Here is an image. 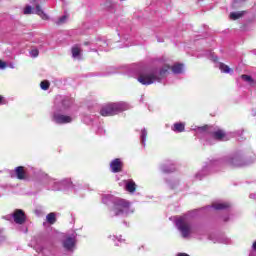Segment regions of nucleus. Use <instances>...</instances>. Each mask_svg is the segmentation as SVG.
Instances as JSON below:
<instances>
[{
  "label": "nucleus",
  "mask_w": 256,
  "mask_h": 256,
  "mask_svg": "<svg viewBox=\"0 0 256 256\" xmlns=\"http://www.w3.org/2000/svg\"><path fill=\"white\" fill-rule=\"evenodd\" d=\"M171 71L174 75H182L185 72V65L174 63L172 66L165 64L161 67L147 68L143 64H133L128 67L127 75L137 79L140 85L149 87L155 83H165Z\"/></svg>",
  "instance_id": "1"
},
{
  "label": "nucleus",
  "mask_w": 256,
  "mask_h": 256,
  "mask_svg": "<svg viewBox=\"0 0 256 256\" xmlns=\"http://www.w3.org/2000/svg\"><path fill=\"white\" fill-rule=\"evenodd\" d=\"M254 161H256L255 156L251 160L245 151L237 150L221 158L207 160L202 169L194 175V179H196V181H203L208 175H213V173H217V171H223L226 167H246V165Z\"/></svg>",
  "instance_id": "2"
},
{
  "label": "nucleus",
  "mask_w": 256,
  "mask_h": 256,
  "mask_svg": "<svg viewBox=\"0 0 256 256\" xmlns=\"http://www.w3.org/2000/svg\"><path fill=\"white\" fill-rule=\"evenodd\" d=\"M74 99L69 96L57 95L50 109V121L54 125H67L73 123V116L67 114V111L74 103Z\"/></svg>",
  "instance_id": "3"
},
{
  "label": "nucleus",
  "mask_w": 256,
  "mask_h": 256,
  "mask_svg": "<svg viewBox=\"0 0 256 256\" xmlns=\"http://www.w3.org/2000/svg\"><path fill=\"white\" fill-rule=\"evenodd\" d=\"M174 224L179 230L182 239H201L205 235V226L196 222L191 213L174 217Z\"/></svg>",
  "instance_id": "4"
},
{
  "label": "nucleus",
  "mask_w": 256,
  "mask_h": 256,
  "mask_svg": "<svg viewBox=\"0 0 256 256\" xmlns=\"http://www.w3.org/2000/svg\"><path fill=\"white\" fill-rule=\"evenodd\" d=\"M104 205H108L111 217H129L135 213V208L131 206V202L123 198L106 194L102 197Z\"/></svg>",
  "instance_id": "5"
},
{
  "label": "nucleus",
  "mask_w": 256,
  "mask_h": 256,
  "mask_svg": "<svg viewBox=\"0 0 256 256\" xmlns=\"http://www.w3.org/2000/svg\"><path fill=\"white\" fill-rule=\"evenodd\" d=\"M195 137L199 139L202 145H215L217 141H227V134L223 130H217L213 133L207 129V126H195L191 128Z\"/></svg>",
  "instance_id": "6"
},
{
  "label": "nucleus",
  "mask_w": 256,
  "mask_h": 256,
  "mask_svg": "<svg viewBox=\"0 0 256 256\" xmlns=\"http://www.w3.org/2000/svg\"><path fill=\"white\" fill-rule=\"evenodd\" d=\"M118 36L123 42L122 45H118V47H131L132 45H139L133 40V33L131 30V23L129 21H122L119 23L118 28Z\"/></svg>",
  "instance_id": "7"
},
{
  "label": "nucleus",
  "mask_w": 256,
  "mask_h": 256,
  "mask_svg": "<svg viewBox=\"0 0 256 256\" xmlns=\"http://www.w3.org/2000/svg\"><path fill=\"white\" fill-rule=\"evenodd\" d=\"M38 175L39 170L33 166H18L10 172V177L19 179V181H29V179H33V177H37Z\"/></svg>",
  "instance_id": "8"
},
{
  "label": "nucleus",
  "mask_w": 256,
  "mask_h": 256,
  "mask_svg": "<svg viewBox=\"0 0 256 256\" xmlns=\"http://www.w3.org/2000/svg\"><path fill=\"white\" fill-rule=\"evenodd\" d=\"M127 109H129V104L125 102L108 103L101 107L100 115L102 117H113L123 113V111H127Z\"/></svg>",
  "instance_id": "9"
},
{
  "label": "nucleus",
  "mask_w": 256,
  "mask_h": 256,
  "mask_svg": "<svg viewBox=\"0 0 256 256\" xmlns=\"http://www.w3.org/2000/svg\"><path fill=\"white\" fill-rule=\"evenodd\" d=\"M84 47H87L88 51H109L110 44L107 42V39L103 37L92 38L89 41L83 43Z\"/></svg>",
  "instance_id": "10"
},
{
  "label": "nucleus",
  "mask_w": 256,
  "mask_h": 256,
  "mask_svg": "<svg viewBox=\"0 0 256 256\" xmlns=\"http://www.w3.org/2000/svg\"><path fill=\"white\" fill-rule=\"evenodd\" d=\"M62 247L67 253H75L77 249V232L71 231L62 240Z\"/></svg>",
  "instance_id": "11"
},
{
  "label": "nucleus",
  "mask_w": 256,
  "mask_h": 256,
  "mask_svg": "<svg viewBox=\"0 0 256 256\" xmlns=\"http://www.w3.org/2000/svg\"><path fill=\"white\" fill-rule=\"evenodd\" d=\"M205 55L208 59H210V61H213V63L216 64L215 66L218 67V69H220L221 73H227V74L233 73V70L229 68L227 64L219 62V57H217L215 53L211 51H207Z\"/></svg>",
  "instance_id": "12"
},
{
  "label": "nucleus",
  "mask_w": 256,
  "mask_h": 256,
  "mask_svg": "<svg viewBox=\"0 0 256 256\" xmlns=\"http://www.w3.org/2000/svg\"><path fill=\"white\" fill-rule=\"evenodd\" d=\"M34 5H35L34 11L31 6H26L23 11L24 15H31V13H35L36 15H39L41 19H44L45 21H47V19H49V16L45 13V11H43V9H41L39 2L34 3Z\"/></svg>",
  "instance_id": "13"
},
{
  "label": "nucleus",
  "mask_w": 256,
  "mask_h": 256,
  "mask_svg": "<svg viewBox=\"0 0 256 256\" xmlns=\"http://www.w3.org/2000/svg\"><path fill=\"white\" fill-rule=\"evenodd\" d=\"M229 207H231L229 202L218 201L212 203V205L206 206L204 209L207 213H211L213 211H225L229 209Z\"/></svg>",
  "instance_id": "14"
},
{
  "label": "nucleus",
  "mask_w": 256,
  "mask_h": 256,
  "mask_svg": "<svg viewBox=\"0 0 256 256\" xmlns=\"http://www.w3.org/2000/svg\"><path fill=\"white\" fill-rule=\"evenodd\" d=\"M208 239L212 241V243H220L222 245H231V243H233L231 238L227 237L225 234L213 233L209 235Z\"/></svg>",
  "instance_id": "15"
},
{
  "label": "nucleus",
  "mask_w": 256,
  "mask_h": 256,
  "mask_svg": "<svg viewBox=\"0 0 256 256\" xmlns=\"http://www.w3.org/2000/svg\"><path fill=\"white\" fill-rule=\"evenodd\" d=\"M77 187H79V185L73 184L71 178H64L60 180L59 191H73L77 193Z\"/></svg>",
  "instance_id": "16"
},
{
  "label": "nucleus",
  "mask_w": 256,
  "mask_h": 256,
  "mask_svg": "<svg viewBox=\"0 0 256 256\" xmlns=\"http://www.w3.org/2000/svg\"><path fill=\"white\" fill-rule=\"evenodd\" d=\"M44 187L48 191H59L60 180L49 177L47 174L44 175Z\"/></svg>",
  "instance_id": "17"
},
{
  "label": "nucleus",
  "mask_w": 256,
  "mask_h": 256,
  "mask_svg": "<svg viewBox=\"0 0 256 256\" xmlns=\"http://www.w3.org/2000/svg\"><path fill=\"white\" fill-rule=\"evenodd\" d=\"M13 221L17 225H23L25 221H27V216L25 215V211L22 209H16L13 212Z\"/></svg>",
  "instance_id": "18"
},
{
  "label": "nucleus",
  "mask_w": 256,
  "mask_h": 256,
  "mask_svg": "<svg viewBox=\"0 0 256 256\" xmlns=\"http://www.w3.org/2000/svg\"><path fill=\"white\" fill-rule=\"evenodd\" d=\"M111 173H121L123 171V160L121 158L113 159L110 162Z\"/></svg>",
  "instance_id": "19"
},
{
  "label": "nucleus",
  "mask_w": 256,
  "mask_h": 256,
  "mask_svg": "<svg viewBox=\"0 0 256 256\" xmlns=\"http://www.w3.org/2000/svg\"><path fill=\"white\" fill-rule=\"evenodd\" d=\"M162 173H175L177 171V164L173 160H168L160 167Z\"/></svg>",
  "instance_id": "20"
},
{
  "label": "nucleus",
  "mask_w": 256,
  "mask_h": 256,
  "mask_svg": "<svg viewBox=\"0 0 256 256\" xmlns=\"http://www.w3.org/2000/svg\"><path fill=\"white\" fill-rule=\"evenodd\" d=\"M72 58L76 59V61H81L83 59V50L81 49V45L76 44L72 47Z\"/></svg>",
  "instance_id": "21"
},
{
  "label": "nucleus",
  "mask_w": 256,
  "mask_h": 256,
  "mask_svg": "<svg viewBox=\"0 0 256 256\" xmlns=\"http://www.w3.org/2000/svg\"><path fill=\"white\" fill-rule=\"evenodd\" d=\"M165 183L168 185L170 189H177L181 184V180L175 177H169L165 179Z\"/></svg>",
  "instance_id": "22"
},
{
  "label": "nucleus",
  "mask_w": 256,
  "mask_h": 256,
  "mask_svg": "<svg viewBox=\"0 0 256 256\" xmlns=\"http://www.w3.org/2000/svg\"><path fill=\"white\" fill-rule=\"evenodd\" d=\"M125 183V190L128 191V193H135L137 191V184H135V181L133 180H126Z\"/></svg>",
  "instance_id": "23"
},
{
  "label": "nucleus",
  "mask_w": 256,
  "mask_h": 256,
  "mask_svg": "<svg viewBox=\"0 0 256 256\" xmlns=\"http://www.w3.org/2000/svg\"><path fill=\"white\" fill-rule=\"evenodd\" d=\"M171 131L174 133H183L185 131V122H176L171 126Z\"/></svg>",
  "instance_id": "24"
},
{
  "label": "nucleus",
  "mask_w": 256,
  "mask_h": 256,
  "mask_svg": "<svg viewBox=\"0 0 256 256\" xmlns=\"http://www.w3.org/2000/svg\"><path fill=\"white\" fill-rule=\"evenodd\" d=\"M96 119H97L96 115L85 114L83 117V123H85L86 125H93Z\"/></svg>",
  "instance_id": "25"
},
{
  "label": "nucleus",
  "mask_w": 256,
  "mask_h": 256,
  "mask_svg": "<svg viewBox=\"0 0 256 256\" xmlns=\"http://www.w3.org/2000/svg\"><path fill=\"white\" fill-rule=\"evenodd\" d=\"M147 135H148V132H147L146 128L141 129V131H140V143H141L143 148H145V145L147 143Z\"/></svg>",
  "instance_id": "26"
},
{
  "label": "nucleus",
  "mask_w": 256,
  "mask_h": 256,
  "mask_svg": "<svg viewBox=\"0 0 256 256\" xmlns=\"http://www.w3.org/2000/svg\"><path fill=\"white\" fill-rule=\"evenodd\" d=\"M110 239L114 242L115 247H120L125 243V239H123V236H109Z\"/></svg>",
  "instance_id": "27"
},
{
  "label": "nucleus",
  "mask_w": 256,
  "mask_h": 256,
  "mask_svg": "<svg viewBox=\"0 0 256 256\" xmlns=\"http://www.w3.org/2000/svg\"><path fill=\"white\" fill-rule=\"evenodd\" d=\"M46 221L50 225H55V223L57 222V214H55V212H51L47 214Z\"/></svg>",
  "instance_id": "28"
},
{
  "label": "nucleus",
  "mask_w": 256,
  "mask_h": 256,
  "mask_svg": "<svg viewBox=\"0 0 256 256\" xmlns=\"http://www.w3.org/2000/svg\"><path fill=\"white\" fill-rule=\"evenodd\" d=\"M69 21V15L64 14L60 18H58L55 23L56 25H65V23Z\"/></svg>",
  "instance_id": "29"
},
{
  "label": "nucleus",
  "mask_w": 256,
  "mask_h": 256,
  "mask_svg": "<svg viewBox=\"0 0 256 256\" xmlns=\"http://www.w3.org/2000/svg\"><path fill=\"white\" fill-rule=\"evenodd\" d=\"M93 131H95L96 135H100V137L105 135V129L103 126L93 125Z\"/></svg>",
  "instance_id": "30"
},
{
  "label": "nucleus",
  "mask_w": 256,
  "mask_h": 256,
  "mask_svg": "<svg viewBox=\"0 0 256 256\" xmlns=\"http://www.w3.org/2000/svg\"><path fill=\"white\" fill-rule=\"evenodd\" d=\"M241 17H243V12L230 13V19H232V21H237V19H241Z\"/></svg>",
  "instance_id": "31"
},
{
  "label": "nucleus",
  "mask_w": 256,
  "mask_h": 256,
  "mask_svg": "<svg viewBox=\"0 0 256 256\" xmlns=\"http://www.w3.org/2000/svg\"><path fill=\"white\" fill-rule=\"evenodd\" d=\"M31 245H33V247H41V237H33L31 240Z\"/></svg>",
  "instance_id": "32"
},
{
  "label": "nucleus",
  "mask_w": 256,
  "mask_h": 256,
  "mask_svg": "<svg viewBox=\"0 0 256 256\" xmlns=\"http://www.w3.org/2000/svg\"><path fill=\"white\" fill-rule=\"evenodd\" d=\"M241 79H243V81H246V83H253V78L247 74H243L241 76Z\"/></svg>",
  "instance_id": "33"
},
{
  "label": "nucleus",
  "mask_w": 256,
  "mask_h": 256,
  "mask_svg": "<svg viewBox=\"0 0 256 256\" xmlns=\"http://www.w3.org/2000/svg\"><path fill=\"white\" fill-rule=\"evenodd\" d=\"M49 81H42L40 83V87L43 91H47V89H49Z\"/></svg>",
  "instance_id": "34"
},
{
  "label": "nucleus",
  "mask_w": 256,
  "mask_h": 256,
  "mask_svg": "<svg viewBox=\"0 0 256 256\" xmlns=\"http://www.w3.org/2000/svg\"><path fill=\"white\" fill-rule=\"evenodd\" d=\"M114 6L115 4L112 1H106L105 3L106 9H113Z\"/></svg>",
  "instance_id": "35"
},
{
  "label": "nucleus",
  "mask_w": 256,
  "mask_h": 256,
  "mask_svg": "<svg viewBox=\"0 0 256 256\" xmlns=\"http://www.w3.org/2000/svg\"><path fill=\"white\" fill-rule=\"evenodd\" d=\"M30 55H31V57H39V50H37V49H32V50L30 51Z\"/></svg>",
  "instance_id": "36"
},
{
  "label": "nucleus",
  "mask_w": 256,
  "mask_h": 256,
  "mask_svg": "<svg viewBox=\"0 0 256 256\" xmlns=\"http://www.w3.org/2000/svg\"><path fill=\"white\" fill-rule=\"evenodd\" d=\"M249 256H256V241H254L252 245V251L250 252Z\"/></svg>",
  "instance_id": "37"
},
{
  "label": "nucleus",
  "mask_w": 256,
  "mask_h": 256,
  "mask_svg": "<svg viewBox=\"0 0 256 256\" xmlns=\"http://www.w3.org/2000/svg\"><path fill=\"white\" fill-rule=\"evenodd\" d=\"M7 98L0 95V105H7Z\"/></svg>",
  "instance_id": "38"
},
{
  "label": "nucleus",
  "mask_w": 256,
  "mask_h": 256,
  "mask_svg": "<svg viewBox=\"0 0 256 256\" xmlns=\"http://www.w3.org/2000/svg\"><path fill=\"white\" fill-rule=\"evenodd\" d=\"M2 219H5L6 221H13V213L3 216Z\"/></svg>",
  "instance_id": "39"
},
{
  "label": "nucleus",
  "mask_w": 256,
  "mask_h": 256,
  "mask_svg": "<svg viewBox=\"0 0 256 256\" xmlns=\"http://www.w3.org/2000/svg\"><path fill=\"white\" fill-rule=\"evenodd\" d=\"M222 221L224 223H229V221H231V217H229V215H224L222 216Z\"/></svg>",
  "instance_id": "40"
},
{
  "label": "nucleus",
  "mask_w": 256,
  "mask_h": 256,
  "mask_svg": "<svg viewBox=\"0 0 256 256\" xmlns=\"http://www.w3.org/2000/svg\"><path fill=\"white\" fill-rule=\"evenodd\" d=\"M5 241V235H3V228H0V243H3Z\"/></svg>",
  "instance_id": "41"
},
{
  "label": "nucleus",
  "mask_w": 256,
  "mask_h": 256,
  "mask_svg": "<svg viewBox=\"0 0 256 256\" xmlns=\"http://www.w3.org/2000/svg\"><path fill=\"white\" fill-rule=\"evenodd\" d=\"M0 69H7V62H3L2 60H0Z\"/></svg>",
  "instance_id": "42"
},
{
  "label": "nucleus",
  "mask_w": 256,
  "mask_h": 256,
  "mask_svg": "<svg viewBox=\"0 0 256 256\" xmlns=\"http://www.w3.org/2000/svg\"><path fill=\"white\" fill-rule=\"evenodd\" d=\"M156 39H157V42L158 43H163V38L159 37V36H156Z\"/></svg>",
  "instance_id": "43"
},
{
  "label": "nucleus",
  "mask_w": 256,
  "mask_h": 256,
  "mask_svg": "<svg viewBox=\"0 0 256 256\" xmlns=\"http://www.w3.org/2000/svg\"><path fill=\"white\" fill-rule=\"evenodd\" d=\"M245 0H234V5H237L239 3H243Z\"/></svg>",
  "instance_id": "44"
},
{
  "label": "nucleus",
  "mask_w": 256,
  "mask_h": 256,
  "mask_svg": "<svg viewBox=\"0 0 256 256\" xmlns=\"http://www.w3.org/2000/svg\"><path fill=\"white\" fill-rule=\"evenodd\" d=\"M8 67H10V69H15V64L10 63V64L8 65Z\"/></svg>",
  "instance_id": "45"
},
{
  "label": "nucleus",
  "mask_w": 256,
  "mask_h": 256,
  "mask_svg": "<svg viewBox=\"0 0 256 256\" xmlns=\"http://www.w3.org/2000/svg\"><path fill=\"white\" fill-rule=\"evenodd\" d=\"M32 1H34V3H41V1L43 0H32Z\"/></svg>",
  "instance_id": "46"
},
{
  "label": "nucleus",
  "mask_w": 256,
  "mask_h": 256,
  "mask_svg": "<svg viewBox=\"0 0 256 256\" xmlns=\"http://www.w3.org/2000/svg\"><path fill=\"white\" fill-rule=\"evenodd\" d=\"M250 197L253 199V198H255V195L251 194Z\"/></svg>",
  "instance_id": "47"
}]
</instances>
